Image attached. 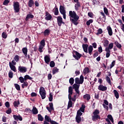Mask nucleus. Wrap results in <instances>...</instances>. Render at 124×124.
Instances as JSON below:
<instances>
[{
	"label": "nucleus",
	"mask_w": 124,
	"mask_h": 124,
	"mask_svg": "<svg viewBox=\"0 0 124 124\" xmlns=\"http://www.w3.org/2000/svg\"><path fill=\"white\" fill-rule=\"evenodd\" d=\"M68 93L70 94H73V87L69 86L68 88Z\"/></svg>",
	"instance_id": "c756f323"
},
{
	"label": "nucleus",
	"mask_w": 124,
	"mask_h": 124,
	"mask_svg": "<svg viewBox=\"0 0 124 124\" xmlns=\"http://www.w3.org/2000/svg\"><path fill=\"white\" fill-rule=\"evenodd\" d=\"M13 117L15 121H23V118L20 115H16L15 114H14L13 115Z\"/></svg>",
	"instance_id": "4468645a"
},
{
	"label": "nucleus",
	"mask_w": 124,
	"mask_h": 124,
	"mask_svg": "<svg viewBox=\"0 0 124 124\" xmlns=\"http://www.w3.org/2000/svg\"><path fill=\"white\" fill-rule=\"evenodd\" d=\"M34 5V1L33 0H29L28 1V6L29 7H32Z\"/></svg>",
	"instance_id": "4be33fe9"
},
{
	"label": "nucleus",
	"mask_w": 124,
	"mask_h": 124,
	"mask_svg": "<svg viewBox=\"0 0 124 124\" xmlns=\"http://www.w3.org/2000/svg\"><path fill=\"white\" fill-rule=\"evenodd\" d=\"M71 107H72V101L69 100L67 106V109H69V108H71Z\"/></svg>",
	"instance_id": "a19ab883"
},
{
	"label": "nucleus",
	"mask_w": 124,
	"mask_h": 124,
	"mask_svg": "<svg viewBox=\"0 0 124 124\" xmlns=\"http://www.w3.org/2000/svg\"><path fill=\"white\" fill-rule=\"evenodd\" d=\"M24 79L25 80V81H27L28 79V80H32V78L31 77L28 75H26L24 76Z\"/></svg>",
	"instance_id": "f704fd0d"
},
{
	"label": "nucleus",
	"mask_w": 124,
	"mask_h": 124,
	"mask_svg": "<svg viewBox=\"0 0 124 124\" xmlns=\"http://www.w3.org/2000/svg\"><path fill=\"white\" fill-rule=\"evenodd\" d=\"M9 66L11 70H12L14 72H17V69H16V67L14 65H13L11 63V62H9Z\"/></svg>",
	"instance_id": "dca6fc26"
},
{
	"label": "nucleus",
	"mask_w": 124,
	"mask_h": 124,
	"mask_svg": "<svg viewBox=\"0 0 124 124\" xmlns=\"http://www.w3.org/2000/svg\"><path fill=\"white\" fill-rule=\"evenodd\" d=\"M114 44L116 45L117 48H119V49H122V45H121L119 42L116 41L114 43Z\"/></svg>",
	"instance_id": "cd10ccee"
},
{
	"label": "nucleus",
	"mask_w": 124,
	"mask_h": 124,
	"mask_svg": "<svg viewBox=\"0 0 124 124\" xmlns=\"http://www.w3.org/2000/svg\"><path fill=\"white\" fill-rule=\"evenodd\" d=\"M14 85H15V88L17 91H21V87H20L19 84L16 83Z\"/></svg>",
	"instance_id": "e433bc0d"
},
{
	"label": "nucleus",
	"mask_w": 124,
	"mask_h": 124,
	"mask_svg": "<svg viewBox=\"0 0 124 124\" xmlns=\"http://www.w3.org/2000/svg\"><path fill=\"white\" fill-rule=\"evenodd\" d=\"M81 7V4L79 2L77 3V4H75V9L76 10V11H78L79 10V8Z\"/></svg>",
	"instance_id": "412c9836"
},
{
	"label": "nucleus",
	"mask_w": 124,
	"mask_h": 124,
	"mask_svg": "<svg viewBox=\"0 0 124 124\" xmlns=\"http://www.w3.org/2000/svg\"><path fill=\"white\" fill-rule=\"evenodd\" d=\"M104 12L106 14V15H108V9H107L106 7H104Z\"/></svg>",
	"instance_id": "5fc2aeb1"
},
{
	"label": "nucleus",
	"mask_w": 124,
	"mask_h": 124,
	"mask_svg": "<svg viewBox=\"0 0 124 124\" xmlns=\"http://www.w3.org/2000/svg\"><path fill=\"white\" fill-rule=\"evenodd\" d=\"M58 72H59V69H58L56 67H54L53 69L52 70V74H53V75L56 74V73H58Z\"/></svg>",
	"instance_id": "473e14b6"
},
{
	"label": "nucleus",
	"mask_w": 124,
	"mask_h": 124,
	"mask_svg": "<svg viewBox=\"0 0 124 124\" xmlns=\"http://www.w3.org/2000/svg\"><path fill=\"white\" fill-rule=\"evenodd\" d=\"M44 60L46 64H49V62H51V58L49 55H46L44 57Z\"/></svg>",
	"instance_id": "2eb2a0df"
},
{
	"label": "nucleus",
	"mask_w": 124,
	"mask_h": 124,
	"mask_svg": "<svg viewBox=\"0 0 124 124\" xmlns=\"http://www.w3.org/2000/svg\"><path fill=\"white\" fill-rule=\"evenodd\" d=\"M27 67L19 66H18V70L20 73H26L27 72Z\"/></svg>",
	"instance_id": "f8f14e48"
},
{
	"label": "nucleus",
	"mask_w": 124,
	"mask_h": 124,
	"mask_svg": "<svg viewBox=\"0 0 124 124\" xmlns=\"http://www.w3.org/2000/svg\"><path fill=\"white\" fill-rule=\"evenodd\" d=\"M93 19H89L88 21H87L86 22V25L87 26H90L91 25V24H92V23H93Z\"/></svg>",
	"instance_id": "49530a36"
},
{
	"label": "nucleus",
	"mask_w": 124,
	"mask_h": 124,
	"mask_svg": "<svg viewBox=\"0 0 124 124\" xmlns=\"http://www.w3.org/2000/svg\"><path fill=\"white\" fill-rule=\"evenodd\" d=\"M34 18V16L31 14H28L25 18V21H29V19H33Z\"/></svg>",
	"instance_id": "aec40b11"
},
{
	"label": "nucleus",
	"mask_w": 124,
	"mask_h": 124,
	"mask_svg": "<svg viewBox=\"0 0 124 124\" xmlns=\"http://www.w3.org/2000/svg\"><path fill=\"white\" fill-rule=\"evenodd\" d=\"M98 90L102 92H105V91H107V87L102 84H100L98 87Z\"/></svg>",
	"instance_id": "ddd939ff"
},
{
	"label": "nucleus",
	"mask_w": 124,
	"mask_h": 124,
	"mask_svg": "<svg viewBox=\"0 0 124 124\" xmlns=\"http://www.w3.org/2000/svg\"><path fill=\"white\" fill-rule=\"evenodd\" d=\"M113 47H114V43H110L108 45V48H109V49H110V50H112V49H113Z\"/></svg>",
	"instance_id": "603ef678"
},
{
	"label": "nucleus",
	"mask_w": 124,
	"mask_h": 124,
	"mask_svg": "<svg viewBox=\"0 0 124 124\" xmlns=\"http://www.w3.org/2000/svg\"><path fill=\"white\" fill-rule=\"evenodd\" d=\"M57 24L59 27H62V24H65L64 22L62 21V17L61 16L57 17Z\"/></svg>",
	"instance_id": "9d476101"
},
{
	"label": "nucleus",
	"mask_w": 124,
	"mask_h": 124,
	"mask_svg": "<svg viewBox=\"0 0 124 124\" xmlns=\"http://www.w3.org/2000/svg\"><path fill=\"white\" fill-rule=\"evenodd\" d=\"M79 96H80V95H78V94L76 93V94L74 95L73 97H72V101H74V102L76 101V99H77V98H78Z\"/></svg>",
	"instance_id": "c85d7f7f"
},
{
	"label": "nucleus",
	"mask_w": 124,
	"mask_h": 124,
	"mask_svg": "<svg viewBox=\"0 0 124 124\" xmlns=\"http://www.w3.org/2000/svg\"><path fill=\"white\" fill-rule=\"evenodd\" d=\"M22 52L25 57V59L28 58V48L27 47H23L22 48Z\"/></svg>",
	"instance_id": "a211bd4d"
},
{
	"label": "nucleus",
	"mask_w": 124,
	"mask_h": 124,
	"mask_svg": "<svg viewBox=\"0 0 124 124\" xmlns=\"http://www.w3.org/2000/svg\"><path fill=\"white\" fill-rule=\"evenodd\" d=\"M95 53L93 54V58H96V57H97L98 56V55L99 54V53L98 52V51H96V50H94Z\"/></svg>",
	"instance_id": "864d4df0"
},
{
	"label": "nucleus",
	"mask_w": 124,
	"mask_h": 124,
	"mask_svg": "<svg viewBox=\"0 0 124 124\" xmlns=\"http://www.w3.org/2000/svg\"><path fill=\"white\" fill-rule=\"evenodd\" d=\"M60 12L63 16V18L65 20L66 19V12L64 9V7L62 5H60Z\"/></svg>",
	"instance_id": "6e6552de"
},
{
	"label": "nucleus",
	"mask_w": 124,
	"mask_h": 124,
	"mask_svg": "<svg viewBox=\"0 0 124 124\" xmlns=\"http://www.w3.org/2000/svg\"><path fill=\"white\" fill-rule=\"evenodd\" d=\"M113 93H114V96H115L116 98H117V99H118L119 97V92H118V91H117V90H114Z\"/></svg>",
	"instance_id": "7c9ffc66"
},
{
	"label": "nucleus",
	"mask_w": 124,
	"mask_h": 124,
	"mask_svg": "<svg viewBox=\"0 0 124 124\" xmlns=\"http://www.w3.org/2000/svg\"><path fill=\"white\" fill-rule=\"evenodd\" d=\"M45 121L48 122V123H50L52 122V120H51V118H50V116L48 115H46L45 117Z\"/></svg>",
	"instance_id": "393cba45"
},
{
	"label": "nucleus",
	"mask_w": 124,
	"mask_h": 124,
	"mask_svg": "<svg viewBox=\"0 0 124 124\" xmlns=\"http://www.w3.org/2000/svg\"><path fill=\"white\" fill-rule=\"evenodd\" d=\"M54 15L56 16L59 15V9L58 7H55L54 8Z\"/></svg>",
	"instance_id": "79ce46f5"
},
{
	"label": "nucleus",
	"mask_w": 124,
	"mask_h": 124,
	"mask_svg": "<svg viewBox=\"0 0 124 124\" xmlns=\"http://www.w3.org/2000/svg\"><path fill=\"white\" fill-rule=\"evenodd\" d=\"M2 38H4V39L7 38V34H6V32H3L2 33Z\"/></svg>",
	"instance_id": "09e8293b"
},
{
	"label": "nucleus",
	"mask_w": 124,
	"mask_h": 124,
	"mask_svg": "<svg viewBox=\"0 0 124 124\" xmlns=\"http://www.w3.org/2000/svg\"><path fill=\"white\" fill-rule=\"evenodd\" d=\"M99 110L95 109V110L93 112L92 115V121L93 122H96L98 120H100V115H99Z\"/></svg>",
	"instance_id": "7ed1b4c3"
},
{
	"label": "nucleus",
	"mask_w": 124,
	"mask_h": 124,
	"mask_svg": "<svg viewBox=\"0 0 124 124\" xmlns=\"http://www.w3.org/2000/svg\"><path fill=\"white\" fill-rule=\"evenodd\" d=\"M107 30L108 31V35L110 36H112L113 35V31H112V28L111 26H108L107 28Z\"/></svg>",
	"instance_id": "f3484780"
},
{
	"label": "nucleus",
	"mask_w": 124,
	"mask_h": 124,
	"mask_svg": "<svg viewBox=\"0 0 124 124\" xmlns=\"http://www.w3.org/2000/svg\"><path fill=\"white\" fill-rule=\"evenodd\" d=\"M5 106L6 108H9V107H10V104L9 103V102H6L5 103Z\"/></svg>",
	"instance_id": "338daca9"
},
{
	"label": "nucleus",
	"mask_w": 124,
	"mask_h": 124,
	"mask_svg": "<svg viewBox=\"0 0 124 124\" xmlns=\"http://www.w3.org/2000/svg\"><path fill=\"white\" fill-rule=\"evenodd\" d=\"M39 93L42 97V99H45L46 98V92L44 87H42L40 88Z\"/></svg>",
	"instance_id": "0eeeda50"
},
{
	"label": "nucleus",
	"mask_w": 124,
	"mask_h": 124,
	"mask_svg": "<svg viewBox=\"0 0 124 124\" xmlns=\"http://www.w3.org/2000/svg\"><path fill=\"white\" fill-rule=\"evenodd\" d=\"M38 121H40V122H42L43 120H44V118L43 117H42V115L41 114H38Z\"/></svg>",
	"instance_id": "ea45409f"
},
{
	"label": "nucleus",
	"mask_w": 124,
	"mask_h": 124,
	"mask_svg": "<svg viewBox=\"0 0 124 124\" xmlns=\"http://www.w3.org/2000/svg\"><path fill=\"white\" fill-rule=\"evenodd\" d=\"M6 114H8V115H10V114H11L12 113V109L11 108H8V109L6 111Z\"/></svg>",
	"instance_id": "8fccbe9b"
},
{
	"label": "nucleus",
	"mask_w": 124,
	"mask_h": 124,
	"mask_svg": "<svg viewBox=\"0 0 124 124\" xmlns=\"http://www.w3.org/2000/svg\"><path fill=\"white\" fill-rule=\"evenodd\" d=\"M82 48L84 52L85 53H88H88L89 54L92 55V53H93V47L92 46H89L87 44H83L82 45Z\"/></svg>",
	"instance_id": "f03ea898"
},
{
	"label": "nucleus",
	"mask_w": 124,
	"mask_h": 124,
	"mask_svg": "<svg viewBox=\"0 0 124 124\" xmlns=\"http://www.w3.org/2000/svg\"><path fill=\"white\" fill-rule=\"evenodd\" d=\"M81 121H82V119L81 118V116H76V122L78 123V124H80L81 123Z\"/></svg>",
	"instance_id": "a878e982"
},
{
	"label": "nucleus",
	"mask_w": 124,
	"mask_h": 124,
	"mask_svg": "<svg viewBox=\"0 0 124 124\" xmlns=\"http://www.w3.org/2000/svg\"><path fill=\"white\" fill-rule=\"evenodd\" d=\"M19 58H20V57L19 56V55H16L14 57V60H15V61L16 62H19Z\"/></svg>",
	"instance_id": "a18cd8bd"
},
{
	"label": "nucleus",
	"mask_w": 124,
	"mask_h": 124,
	"mask_svg": "<svg viewBox=\"0 0 124 124\" xmlns=\"http://www.w3.org/2000/svg\"><path fill=\"white\" fill-rule=\"evenodd\" d=\"M84 99H86L87 101H89L91 99V95L90 94H86L83 95Z\"/></svg>",
	"instance_id": "5701e85b"
},
{
	"label": "nucleus",
	"mask_w": 124,
	"mask_h": 124,
	"mask_svg": "<svg viewBox=\"0 0 124 124\" xmlns=\"http://www.w3.org/2000/svg\"><path fill=\"white\" fill-rule=\"evenodd\" d=\"M90 72H91V71L90 70V68L88 67H85L83 70V74L84 75H87V74L90 73Z\"/></svg>",
	"instance_id": "6ab92c4d"
},
{
	"label": "nucleus",
	"mask_w": 124,
	"mask_h": 124,
	"mask_svg": "<svg viewBox=\"0 0 124 124\" xmlns=\"http://www.w3.org/2000/svg\"><path fill=\"white\" fill-rule=\"evenodd\" d=\"M72 88L74 90H75V92L78 94V95H81V93L80 92V91H79V89L80 88V84L75 83L73 85Z\"/></svg>",
	"instance_id": "39448f33"
},
{
	"label": "nucleus",
	"mask_w": 124,
	"mask_h": 124,
	"mask_svg": "<svg viewBox=\"0 0 124 124\" xmlns=\"http://www.w3.org/2000/svg\"><path fill=\"white\" fill-rule=\"evenodd\" d=\"M108 118L110 120V121L111 122V123H114V119H113V116H112V115L108 114Z\"/></svg>",
	"instance_id": "c9c22d12"
},
{
	"label": "nucleus",
	"mask_w": 124,
	"mask_h": 124,
	"mask_svg": "<svg viewBox=\"0 0 124 124\" xmlns=\"http://www.w3.org/2000/svg\"><path fill=\"white\" fill-rule=\"evenodd\" d=\"M69 82L71 86H72L74 84V78H71L69 80Z\"/></svg>",
	"instance_id": "4c0bfd02"
},
{
	"label": "nucleus",
	"mask_w": 124,
	"mask_h": 124,
	"mask_svg": "<svg viewBox=\"0 0 124 124\" xmlns=\"http://www.w3.org/2000/svg\"><path fill=\"white\" fill-rule=\"evenodd\" d=\"M85 108H86V106L84 104H82L81 105V107L79 108V110L80 111V112L84 113V112H85Z\"/></svg>",
	"instance_id": "2f4dec72"
},
{
	"label": "nucleus",
	"mask_w": 124,
	"mask_h": 124,
	"mask_svg": "<svg viewBox=\"0 0 124 124\" xmlns=\"http://www.w3.org/2000/svg\"><path fill=\"white\" fill-rule=\"evenodd\" d=\"M13 6L15 13H18L20 11V4L19 2H14Z\"/></svg>",
	"instance_id": "423d86ee"
},
{
	"label": "nucleus",
	"mask_w": 124,
	"mask_h": 124,
	"mask_svg": "<svg viewBox=\"0 0 124 124\" xmlns=\"http://www.w3.org/2000/svg\"><path fill=\"white\" fill-rule=\"evenodd\" d=\"M40 45L41 46H43L44 47H45V40L43 39L41 42H40Z\"/></svg>",
	"instance_id": "13d9d810"
},
{
	"label": "nucleus",
	"mask_w": 124,
	"mask_h": 124,
	"mask_svg": "<svg viewBox=\"0 0 124 124\" xmlns=\"http://www.w3.org/2000/svg\"><path fill=\"white\" fill-rule=\"evenodd\" d=\"M32 114L34 115H36L38 114V110H37V108L35 107H33V108L32 109Z\"/></svg>",
	"instance_id": "b1692460"
},
{
	"label": "nucleus",
	"mask_w": 124,
	"mask_h": 124,
	"mask_svg": "<svg viewBox=\"0 0 124 124\" xmlns=\"http://www.w3.org/2000/svg\"><path fill=\"white\" fill-rule=\"evenodd\" d=\"M19 80L20 83H24V82H25V81H26L25 80V78H23V77H20L19 78Z\"/></svg>",
	"instance_id": "3c124183"
},
{
	"label": "nucleus",
	"mask_w": 124,
	"mask_h": 124,
	"mask_svg": "<svg viewBox=\"0 0 124 124\" xmlns=\"http://www.w3.org/2000/svg\"><path fill=\"white\" fill-rule=\"evenodd\" d=\"M103 107L105 109H106L107 111H108V110H109V108L108 107V105L103 104Z\"/></svg>",
	"instance_id": "e2e57ef3"
},
{
	"label": "nucleus",
	"mask_w": 124,
	"mask_h": 124,
	"mask_svg": "<svg viewBox=\"0 0 124 124\" xmlns=\"http://www.w3.org/2000/svg\"><path fill=\"white\" fill-rule=\"evenodd\" d=\"M49 101H53V95L51 93H49V97H48Z\"/></svg>",
	"instance_id": "69168bd1"
},
{
	"label": "nucleus",
	"mask_w": 124,
	"mask_h": 124,
	"mask_svg": "<svg viewBox=\"0 0 124 124\" xmlns=\"http://www.w3.org/2000/svg\"><path fill=\"white\" fill-rule=\"evenodd\" d=\"M52 16L51 15H49L45 17V20H46V21H50V20H52Z\"/></svg>",
	"instance_id": "c03bdc74"
},
{
	"label": "nucleus",
	"mask_w": 124,
	"mask_h": 124,
	"mask_svg": "<svg viewBox=\"0 0 124 124\" xmlns=\"http://www.w3.org/2000/svg\"><path fill=\"white\" fill-rule=\"evenodd\" d=\"M115 64H116V61H113L112 62L111 64L110 65V68H112V67H114L115 66Z\"/></svg>",
	"instance_id": "4d7b16f0"
},
{
	"label": "nucleus",
	"mask_w": 124,
	"mask_h": 124,
	"mask_svg": "<svg viewBox=\"0 0 124 124\" xmlns=\"http://www.w3.org/2000/svg\"><path fill=\"white\" fill-rule=\"evenodd\" d=\"M102 32H103L102 29L100 28L97 30V33H96V34L97 35L101 34Z\"/></svg>",
	"instance_id": "0e129e2a"
},
{
	"label": "nucleus",
	"mask_w": 124,
	"mask_h": 124,
	"mask_svg": "<svg viewBox=\"0 0 124 124\" xmlns=\"http://www.w3.org/2000/svg\"><path fill=\"white\" fill-rule=\"evenodd\" d=\"M44 48V46H40L39 49H38V51L39 52H40V53H42V52H43V49Z\"/></svg>",
	"instance_id": "bf43d9fd"
},
{
	"label": "nucleus",
	"mask_w": 124,
	"mask_h": 124,
	"mask_svg": "<svg viewBox=\"0 0 124 124\" xmlns=\"http://www.w3.org/2000/svg\"><path fill=\"white\" fill-rule=\"evenodd\" d=\"M9 78H13V72L12 71L9 72Z\"/></svg>",
	"instance_id": "774afa93"
},
{
	"label": "nucleus",
	"mask_w": 124,
	"mask_h": 124,
	"mask_svg": "<svg viewBox=\"0 0 124 124\" xmlns=\"http://www.w3.org/2000/svg\"><path fill=\"white\" fill-rule=\"evenodd\" d=\"M82 115H83V113L81 112V110H78L76 116H78V117H81Z\"/></svg>",
	"instance_id": "6e6d98bb"
},
{
	"label": "nucleus",
	"mask_w": 124,
	"mask_h": 124,
	"mask_svg": "<svg viewBox=\"0 0 124 124\" xmlns=\"http://www.w3.org/2000/svg\"><path fill=\"white\" fill-rule=\"evenodd\" d=\"M70 16V21L75 26H77L79 24L78 20H79V16L77 15L75 11H70L69 12Z\"/></svg>",
	"instance_id": "f257e3e1"
},
{
	"label": "nucleus",
	"mask_w": 124,
	"mask_h": 124,
	"mask_svg": "<svg viewBox=\"0 0 124 124\" xmlns=\"http://www.w3.org/2000/svg\"><path fill=\"white\" fill-rule=\"evenodd\" d=\"M109 45V41L107 39L104 40L103 46L104 47H108Z\"/></svg>",
	"instance_id": "bb28decb"
},
{
	"label": "nucleus",
	"mask_w": 124,
	"mask_h": 124,
	"mask_svg": "<svg viewBox=\"0 0 124 124\" xmlns=\"http://www.w3.org/2000/svg\"><path fill=\"white\" fill-rule=\"evenodd\" d=\"M28 86H29V83H28L27 81L23 82V83L21 85L22 89H25V87L27 88Z\"/></svg>",
	"instance_id": "72a5a7b5"
},
{
	"label": "nucleus",
	"mask_w": 124,
	"mask_h": 124,
	"mask_svg": "<svg viewBox=\"0 0 124 124\" xmlns=\"http://www.w3.org/2000/svg\"><path fill=\"white\" fill-rule=\"evenodd\" d=\"M55 65H56V63H55V62L54 61H50V63H49V66H50V67H55Z\"/></svg>",
	"instance_id": "58836bf2"
},
{
	"label": "nucleus",
	"mask_w": 124,
	"mask_h": 124,
	"mask_svg": "<svg viewBox=\"0 0 124 124\" xmlns=\"http://www.w3.org/2000/svg\"><path fill=\"white\" fill-rule=\"evenodd\" d=\"M42 33L43 34L45 37H47L50 35V33H51V30L49 29H46L43 32H42Z\"/></svg>",
	"instance_id": "9b49d317"
},
{
	"label": "nucleus",
	"mask_w": 124,
	"mask_h": 124,
	"mask_svg": "<svg viewBox=\"0 0 124 124\" xmlns=\"http://www.w3.org/2000/svg\"><path fill=\"white\" fill-rule=\"evenodd\" d=\"M106 81L109 85H111V79H110V78L108 76L106 77Z\"/></svg>",
	"instance_id": "de8ad7c7"
},
{
	"label": "nucleus",
	"mask_w": 124,
	"mask_h": 124,
	"mask_svg": "<svg viewBox=\"0 0 124 124\" xmlns=\"http://www.w3.org/2000/svg\"><path fill=\"white\" fill-rule=\"evenodd\" d=\"M75 84H78L79 85H82L83 83H84V76L83 75H81L80 78H76L75 79Z\"/></svg>",
	"instance_id": "20e7f679"
},
{
	"label": "nucleus",
	"mask_w": 124,
	"mask_h": 124,
	"mask_svg": "<svg viewBox=\"0 0 124 124\" xmlns=\"http://www.w3.org/2000/svg\"><path fill=\"white\" fill-rule=\"evenodd\" d=\"M48 105L49 106V108L51 109V110L54 111V107H53V103H49L48 104Z\"/></svg>",
	"instance_id": "680f3d73"
},
{
	"label": "nucleus",
	"mask_w": 124,
	"mask_h": 124,
	"mask_svg": "<svg viewBox=\"0 0 124 124\" xmlns=\"http://www.w3.org/2000/svg\"><path fill=\"white\" fill-rule=\"evenodd\" d=\"M73 57L77 60V61H78L81 59V57H82V54H80L79 52H78L77 51L74 50L73 51Z\"/></svg>",
	"instance_id": "1a4fd4ad"
},
{
	"label": "nucleus",
	"mask_w": 124,
	"mask_h": 124,
	"mask_svg": "<svg viewBox=\"0 0 124 124\" xmlns=\"http://www.w3.org/2000/svg\"><path fill=\"white\" fill-rule=\"evenodd\" d=\"M9 2H10V1L9 0H4L3 4V5H8V3H9Z\"/></svg>",
	"instance_id": "052dcab7"
},
{
	"label": "nucleus",
	"mask_w": 124,
	"mask_h": 124,
	"mask_svg": "<svg viewBox=\"0 0 124 124\" xmlns=\"http://www.w3.org/2000/svg\"><path fill=\"white\" fill-rule=\"evenodd\" d=\"M13 104L15 107H18V105H20V102L19 101H15Z\"/></svg>",
	"instance_id": "37998d69"
}]
</instances>
